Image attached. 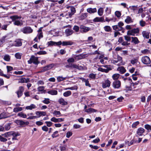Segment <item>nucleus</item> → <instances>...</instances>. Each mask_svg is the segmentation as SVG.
Instances as JSON below:
<instances>
[{"instance_id":"obj_1","label":"nucleus","mask_w":151,"mask_h":151,"mask_svg":"<svg viewBox=\"0 0 151 151\" xmlns=\"http://www.w3.org/2000/svg\"><path fill=\"white\" fill-rule=\"evenodd\" d=\"M12 19V21L14 22V24L18 26H21L23 24V22L22 20H19L18 19H20L21 17L17 15L11 16L10 17Z\"/></svg>"},{"instance_id":"obj_2","label":"nucleus","mask_w":151,"mask_h":151,"mask_svg":"<svg viewBox=\"0 0 151 151\" xmlns=\"http://www.w3.org/2000/svg\"><path fill=\"white\" fill-rule=\"evenodd\" d=\"M38 57L32 55L31 56L29 60L28 61V62L29 64L33 63L35 64H38L39 63V62L38 61Z\"/></svg>"},{"instance_id":"obj_3","label":"nucleus","mask_w":151,"mask_h":151,"mask_svg":"<svg viewBox=\"0 0 151 151\" xmlns=\"http://www.w3.org/2000/svg\"><path fill=\"white\" fill-rule=\"evenodd\" d=\"M21 31L24 34H29L33 32V29L29 26L24 27L21 30Z\"/></svg>"},{"instance_id":"obj_4","label":"nucleus","mask_w":151,"mask_h":151,"mask_svg":"<svg viewBox=\"0 0 151 151\" xmlns=\"http://www.w3.org/2000/svg\"><path fill=\"white\" fill-rule=\"evenodd\" d=\"M139 30L138 28L134 29L128 31L127 35H128L134 36L136 34L139 33Z\"/></svg>"},{"instance_id":"obj_5","label":"nucleus","mask_w":151,"mask_h":151,"mask_svg":"<svg viewBox=\"0 0 151 151\" xmlns=\"http://www.w3.org/2000/svg\"><path fill=\"white\" fill-rule=\"evenodd\" d=\"M122 58L119 56H117V60H113V63L115 64L116 63H118L117 65H121L124 64L122 62Z\"/></svg>"},{"instance_id":"obj_6","label":"nucleus","mask_w":151,"mask_h":151,"mask_svg":"<svg viewBox=\"0 0 151 151\" xmlns=\"http://www.w3.org/2000/svg\"><path fill=\"white\" fill-rule=\"evenodd\" d=\"M88 55L87 54H81L76 56L75 57V60H78L87 57Z\"/></svg>"},{"instance_id":"obj_7","label":"nucleus","mask_w":151,"mask_h":151,"mask_svg":"<svg viewBox=\"0 0 151 151\" xmlns=\"http://www.w3.org/2000/svg\"><path fill=\"white\" fill-rule=\"evenodd\" d=\"M24 91V87L23 86H20L18 90L16 92L18 98L20 97L22 95Z\"/></svg>"},{"instance_id":"obj_8","label":"nucleus","mask_w":151,"mask_h":151,"mask_svg":"<svg viewBox=\"0 0 151 151\" xmlns=\"http://www.w3.org/2000/svg\"><path fill=\"white\" fill-rule=\"evenodd\" d=\"M80 31L82 33L86 32L90 29V28L89 27H85L82 25L80 26Z\"/></svg>"},{"instance_id":"obj_9","label":"nucleus","mask_w":151,"mask_h":151,"mask_svg":"<svg viewBox=\"0 0 151 151\" xmlns=\"http://www.w3.org/2000/svg\"><path fill=\"white\" fill-rule=\"evenodd\" d=\"M142 62L144 64H148L150 63V60L149 57L145 56L142 58Z\"/></svg>"},{"instance_id":"obj_10","label":"nucleus","mask_w":151,"mask_h":151,"mask_svg":"<svg viewBox=\"0 0 151 151\" xmlns=\"http://www.w3.org/2000/svg\"><path fill=\"white\" fill-rule=\"evenodd\" d=\"M121 83L119 81L117 80L114 81L112 84L113 86L115 88H118L121 86Z\"/></svg>"},{"instance_id":"obj_11","label":"nucleus","mask_w":151,"mask_h":151,"mask_svg":"<svg viewBox=\"0 0 151 151\" xmlns=\"http://www.w3.org/2000/svg\"><path fill=\"white\" fill-rule=\"evenodd\" d=\"M110 83L111 82L109 80H106L102 83V87L103 88H105L106 87H109L110 86Z\"/></svg>"},{"instance_id":"obj_12","label":"nucleus","mask_w":151,"mask_h":151,"mask_svg":"<svg viewBox=\"0 0 151 151\" xmlns=\"http://www.w3.org/2000/svg\"><path fill=\"white\" fill-rule=\"evenodd\" d=\"M113 29L115 31H122V33L124 32V31L123 30V28L122 27H120L118 25L113 26H112Z\"/></svg>"},{"instance_id":"obj_13","label":"nucleus","mask_w":151,"mask_h":151,"mask_svg":"<svg viewBox=\"0 0 151 151\" xmlns=\"http://www.w3.org/2000/svg\"><path fill=\"white\" fill-rule=\"evenodd\" d=\"M93 21L94 22H105V21H104V18L103 17H96L93 20Z\"/></svg>"},{"instance_id":"obj_14","label":"nucleus","mask_w":151,"mask_h":151,"mask_svg":"<svg viewBox=\"0 0 151 151\" xmlns=\"http://www.w3.org/2000/svg\"><path fill=\"white\" fill-rule=\"evenodd\" d=\"M87 16L88 14L87 13H83L78 17V18L80 20H82L85 19Z\"/></svg>"},{"instance_id":"obj_15","label":"nucleus","mask_w":151,"mask_h":151,"mask_svg":"<svg viewBox=\"0 0 151 151\" xmlns=\"http://www.w3.org/2000/svg\"><path fill=\"white\" fill-rule=\"evenodd\" d=\"M86 10L90 14L94 13L97 12V9L96 8H89L87 9Z\"/></svg>"},{"instance_id":"obj_16","label":"nucleus","mask_w":151,"mask_h":151,"mask_svg":"<svg viewBox=\"0 0 151 151\" xmlns=\"http://www.w3.org/2000/svg\"><path fill=\"white\" fill-rule=\"evenodd\" d=\"M73 33V31L71 29H66L65 31V33L67 36L71 35Z\"/></svg>"},{"instance_id":"obj_17","label":"nucleus","mask_w":151,"mask_h":151,"mask_svg":"<svg viewBox=\"0 0 151 151\" xmlns=\"http://www.w3.org/2000/svg\"><path fill=\"white\" fill-rule=\"evenodd\" d=\"M59 104L62 105H66L68 104V102L65 101L62 98H60L58 101Z\"/></svg>"},{"instance_id":"obj_18","label":"nucleus","mask_w":151,"mask_h":151,"mask_svg":"<svg viewBox=\"0 0 151 151\" xmlns=\"http://www.w3.org/2000/svg\"><path fill=\"white\" fill-rule=\"evenodd\" d=\"M117 70L119 71V73L122 74L126 72V70L124 68L123 66H120L117 69Z\"/></svg>"},{"instance_id":"obj_19","label":"nucleus","mask_w":151,"mask_h":151,"mask_svg":"<svg viewBox=\"0 0 151 151\" xmlns=\"http://www.w3.org/2000/svg\"><path fill=\"white\" fill-rule=\"evenodd\" d=\"M124 21L127 24H129L133 22V20L130 17L128 16L126 17Z\"/></svg>"},{"instance_id":"obj_20","label":"nucleus","mask_w":151,"mask_h":151,"mask_svg":"<svg viewBox=\"0 0 151 151\" xmlns=\"http://www.w3.org/2000/svg\"><path fill=\"white\" fill-rule=\"evenodd\" d=\"M33 115V114L32 113H28L27 114V116H29V117H28L27 119H28L32 120L37 118V116H32Z\"/></svg>"},{"instance_id":"obj_21","label":"nucleus","mask_w":151,"mask_h":151,"mask_svg":"<svg viewBox=\"0 0 151 151\" xmlns=\"http://www.w3.org/2000/svg\"><path fill=\"white\" fill-rule=\"evenodd\" d=\"M37 115V118L40 117L41 116H45L46 115V112L44 111H37L35 112Z\"/></svg>"},{"instance_id":"obj_22","label":"nucleus","mask_w":151,"mask_h":151,"mask_svg":"<svg viewBox=\"0 0 151 151\" xmlns=\"http://www.w3.org/2000/svg\"><path fill=\"white\" fill-rule=\"evenodd\" d=\"M111 70V69L106 68L104 69L101 67H100L98 68V70L99 71H100L102 72H105L106 73H107L109 71Z\"/></svg>"},{"instance_id":"obj_23","label":"nucleus","mask_w":151,"mask_h":151,"mask_svg":"<svg viewBox=\"0 0 151 151\" xmlns=\"http://www.w3.org/2000/svg\"><path fill=\"white\" fill-rule=\"evenodd\" d=\"M73 44V42L70 41H63L62 42V45L63 46L71 45Z\"/></svg>"},{"instance_id":"obj_24","label":"nucleus","mask_w":151,"mask_h":151,"mask_svg":"<svg viewBox=\"0 0 151 151\" xmlns=\"http://www.w3.org/2000/svg\"><path fill=\"white\" fill-rule=\"evenodd\" d=\"M47 93L51 95H56L58 94V91L56 90H50L47 92Z\"/></svg>"},{"instance_id":"obj_25","label":"nucleus","mask_w":151,"mask_h":151,"mask_svg":"<svg viewBox=\"0 0 151 151\" xmlns=\"http://www.w3.org/2000/svg\"><path fill=\"white\" fill-rule=\"evenodd\" d=\"M143 37L146 39H148L149 37V33L146 31H143L142 32Z\"/></svg>"},{"instance_id":"obj_26","label":"nucleus","mask_w":151,"mask_h":151,"mask_svg":"<svg viewBox=\"0 0 151 151\" xmlns=\"http://www.w3.org/2000/svg\"><path fill=\"white\" fill-rule=\"evenodd\" d=\"M36 108V106L34 104H31L30 106H27L26 107V109L27 110H31L33 109H35Z\"/></svg>"},{"instance_id":"obj_27","label":"nucleus","mask_w":151,"mask_h":151,"mask_svg":"<svg viewBox=\"0 0 151 151\" xmlns=\"http://www.w3.org/2000/svg\"><path fill=\"white\" fill-rule=\"evenodd\" d=\"M22 43L21 41L20 40H17L15 42L14 45L15 46L19 47L21 46Z\"/></svg>"},{"instance_id":"obj_28","label":"nucleus","mask_w":151,"mask_h":151,"mask_svg":"<svg viewBox=\"0 0 151 151\" xmlns=\"http://www.w3.org/2000/svg\"><path fill=\"white\" fill-rule=\"evenodd\" d=\"M104 12V9L103 8L100 7L98 11V13L100 16L103 15Z\"/></svg>"},{"instance_id":"obj_29","label":"nucleus","mask_w":151,"mask_h":151,"mask_svg":"<svg viewBox=\"0 0 151 151\" xmlns=\"http://www.w3.org/2000/svg\"><path fill=\"white\" fill-rule=\"evenodd\" d=\"M53 114L55 116H60L62 115L60 112L59 111L55 110L53 112Z\"/></svg>"},{"instance_id":"obj_30","label":"nucleus","mask_w":151,"mask_h":151,"mask_svg":"<svg viewBox=\"0 0 151 151\" xmlns=\"http://www.w3.org/2000/svg\"><path fill=\"white\" fill-rule=\"evenodd\" d=\"M67 8H70L71 12L73 13V14H74L76 11L75 8L72 6H68L67 7Z\"/></svg>"},{"instance_id":"obj_31","label":"nucleus","mask_w":151,"mask_h":151,"mask_svg":"<svg viewBox=\"0 0 151 151\" xmlns=\"http://www.w3.org/2000/svg\"><path fill=\"white\" fill-rule=\"evenodd\" d=\"M129 8L134 12H135V11H136L137 9V5L136 6H130L129 7Z\"/></svg>"},{"instance_id":"obj_32","label":"nucleus","mask_w":151,"mask_h":151,"mask_svg":"<svg viewBox=\"0 0 151 151\" xmlns=\"http://www.w3.org/2000/svg\"><path fill=\"white\" fill-rule=\"evenodd\" d=\"M45 87L43 86H39L37 88V90L40 92H42L45 93V91L44 90Z\"/></svg>"},{"instance_id":"obj_33","label":"nucleus","mask_w":151,"mask_h":151,"mask_svg":"<svg viewBox=\"0 0 151 151\" xmlns=\"http://www.w3.org/2000/svg\"><path fill=\"white\" fill-rule=\"evenodd\" d=\"M132 42H133L135 44H137L139 42V41L137 37H132Z\"/></svg>"},{"instance_id":"obj_34","label":"nucleus","mask_w":151,"mask_h":151,"mask_svg":"<svg viewBox=\"0 0 151 151\" xmlns=\"http://www.w3.org/2000/svg\"><path fill=\"white\" fill-rule=\"evenodd\" d=\"M71 94V91H68L64 92L63 95L65 97H68L70 96Z\"/></svg>"},{"instance_id":"obj_35","label":"nucleus","mask_w":151,"mask_h":151,"mask_svg":"<svg viewBox=\"0 0 151 151\" xmlns=\"http://www.w3.org/2000/svg\"><path fill=\"white\" fill-rule=\"evenodd\" d=\"M4 59L5 60L9 62L10 60V57L9 55H6L4 56Z\"/></svg>"},{"instance_id":"obj_36","label":"nucleus","mask_w":151,"mask_h":151,"mask_svg":"<svg viewBox=\"0 0 151 151\" xmlns=\"http://www.w3.org/2000/svg\"><path fill=\"white\" fill-rule=\"evenodd\" d=\"M22 110V108L21 107H16L14 108L13 111L15 112H17L18 111H21Z\"/></svg>"},{"instance_id":"obj_37","label":"nucleus","mask_w":151,"mask_h":151,"mask_svg":"<svg viewBox=\"0 0 151 151\" xmlns=\"http://www.w3.org/2000/svg\"><path fill=\"white\" fill-rule=\"evenodd\" d=\"M120 75L118 73H115L112 76V78L114 80H117L119 77Z\"/></svg>"},{"instance_id":"obj_38","label":"nucleus","mask_w":151,"mask_h":151,"mask_svg":"<svg viewBox=\"0 0 151 151\" xmlns=\"http://www.w3.org/2000/svg\"><path fill=\"white\" fill-rule=\"evenodd\" d=\"M104 29L106 32H109L110 31L111 29V27L109 26H105L104 28Z\"/></svg>"},{"instance_id":"obj_39","label":"nucleus","mask_w":151,"mask_h":151,"mask_svg":"<svg viewBox=\"0 0 151 151\" xmlns=\"http://www.w3.org/2000/svg\"><path fill=\"white\" fill-rule=\"evenodd\" d=\"M66 79V77H63L62 76H58L57 78V80L58 82H60Z\"/></svg>"},{"instance_id":"obj_40","label":"nucleus","mask_w":151,"mask_h":151,"mask_svg":"<svg viewBox=\"0 0 151 151\" xmlns=\"http://www.w3.org/2000/svg\"><path fill=\"white\" fill-rule=\"evenodd\" d=\"M72 67L73 68H76L78 69H81L82 68V67L81 66H79L77 65L76 64H73L72 65Z\"/></svg>"},{"instance_id":"obj_41","label":"nucleus","mask_w":151,"mask_h":151,"mask_svg":"<svg viewBox=\"0 0 151 151\" xmlns=\"http://www.w3.org/2000/svg\"><path fill=\"white\" fill-rule=\"evenodd\" d=\"M85 111L87 113H91L96 112V110L91 108H90L88 109H86L85 110Z\"/></svg>"},{"instance_id":"obj_42","label":"nucleus","mask_w":151,"mask_h":151,"mask_svg":"<svg viewBox=\"0 0 151 151\" xmlns=\"http://www.w3.org/2000/svg\"><path fill=\"white\" fill-rule=\"evenodd\" d=\"M54 66V64H51L46 66L45 67L46 68L47 70L52 68Z\"/></svg>"},{"instance_id":"obj_43","label":"nucleus","mask_w":151,"mask_h":151,"mask_svg":"<svg viewBox=\"0 0 151 151\" xmlns=\"http://www.w3.org/2000/svg\"><path fill=\"white\" fill-rule=\"evenodd\" d=\"M18 115L24 118H26L27 117V116L26 114H24L22 112L19 113Z\"/></svg>"},{"instance_id":"obj_44","label":"nucleus","mask_w":151,"mask_h":151,"mask_svg":"<svg viewBox=\"0 0 151 151\" xmlns=\"http://www.w3.org/2000/svg\"><path fill=\"white\" fill-rule=\"evenodd\" d=\"M131 63L133 65L136 64L138 63L137 59L135 58L132 60L131 61Z\"/></svg>"},{"instance_id":"obj_45","label":"nucleus","mask_w":151,"mask_h":151,"mask_svg":"<svg viewBox=\"0 0 151 151\" xmlns=\"http://www.w3.org/2000/svg\"><path fill=\"white\" fill-rule=\"evenodd\" d=\"M4 137H8L12 136V132H6L3 134Z\"/></svg>"},{"instance_id":"obj_46","label":"nucleus","mask_w":151,"mask_h":151,"mask_svg":"<svg viewBox=\"0 0 151 151\" xmlns=\"http://www.w3.org/2000/svg\"><path fill=\"white\" fill-rule=\"evenodd\" d=\"M137 133V136H141L142 135V128H140L138 129Z\"/></svg>"},{"instance_id":"obj_47","label":"nucleus","mask_w":151,"mask_h":151,"mask_svg":"<svg viewBox=\"0 0 151 151\" xmlns=\"http://www.w3.org/2000/svg\"><path fill=\"white\" fill-rule=\"evenodd\" d=\"M58 132V131H55V132L52 135V137L53 138L59 136Z\"/></svg>"},{"instance_id":"obj_48","label":"nucleus","mask_w":151,"mask_h":151,"mask_svg":"<svg viewBox=\"0 0 151 151\" xmlns=\"http://www.w3.org/2000/svg\"><path fill=\"white\" fill-rule=\"evenodd\" d=\"M15 56L17 59H20L21 58L22 54L19 52L15 54Z\"/></svg>"},{"instance_id":"obj_49","label":"nucleus","mask_w":151,"mask_h":151,"mask_svg":"<svg viewBox=\"0 0 151 151\" xmlns=\"http://www.w3.org/2000/svg\"><path fill=\"white\" fill-rule=\"evenodd\" d=\"M5 113H1L0 114V119H4L7 118Z\"/></svg>"},{"instance_id":"obj_50","label":"nucleus","mask_w":151,"mask_h":151,"mask_svg":"<svg viewBox=\"0 0 151 151\" xmlns=\"http://www.w3.org/2000/svg\"><path fill=\"white\" fill-rule=\"evenodd\" d=\"M43 102L46 104H48L50 102V99L48 98H45V99L43 101Z\"/></svg>"},{"instance_id":"obj_51","label":"nucleus","mask_w":151,"mask_h":151,"mask_svg":"<svg viewBox=\"0 0 151 151\" xmlns=\"http://www.w3.org/2000/svg\"><path fill=\"white\" fill-rule=\"evenodd\" d=\"M10 123H8L6 124L5 126V128L6 130H8L10 128Z\"/></svg>"},{"instance_id":"obj_52","label":"nucleus","mask_w":151,"mask_h":151,"mask_svg":"<svg viewBox=\"0 0 151 151\" xmlns=\"http://www.w3.org/2000/svg\"><path fill=\"white\" fill-rule=\"evenodd\" d=\"M75 59L73 58H70L67 60V62L68 63H74L75 62Z\"/></svg>"},{"instance_id":"obj_53","label":"nucleus","mask_w":151,"mask_h":151,"mask_svg":"<svg viewBox=\"0 0 151 151\" xmlns=\"http://www.w3.org/2000/svg\"><path fill=\"white\" fill-rule=\"evenodd\" d=\"M81 125L78 124H74L73 125V128L75 129H78L81 128Z\"/></svg>"},{"instance_id":"obj_54","label":"nucleus","mask_w":151,"mask_h":151,"mask_svg":"<svg viewBox=\"0 0 151 151\" xmlns=\"http://www.w3.org/2000/svg\"><path fill=\"white\" fill-rule=\"evenodd\" d=\"M55 42L52 41H50L48 42V44L49 46L55 45Z\"/></svg>"},{"instance_id":"obj_55","label":"nucleus","mask_w":151,"mask_h":151,"mask_svg":"<svg viewBox=\"0 0 151 151\" xmlns=\"http://www.w3.org/2000/svg\"><path fill=\"white\" fill-rule=\"evenodd\" d=\"M7 139L1 136L0 135V141L1 142H5L7 141Z\"/></svg>"},{"instance_id":"obj_56","label":"nucleus","mask_w":151,"mask_h":151,"mask_svg":"<svg viewBox=\"0 0 151 151\" xmlns=\"http://www.w3.org/2000/svg\"><path fill=\"white\" fill-rule=\"evenodd\" d=\"M37 54L40 55H45L47 54V52L44 51H41L38 52Z\"/></svg>"},{"instance_id":"obj_57","label":"nucleus","mask_w":151,"mask_h":151,"mask_svg":"<svg viewBox=\"0 0 151 151\" xmlns=\"http://www.w3.org/2000/svg\"><path fill=\"white\" fill-rule=\"evenodd\" d=\"M73 29L76 32H78L79 30V27L77 25H75L73 28Z\"/></svg>"},{"instance_id":"obj_58","label":"nucleus","mask_w":151,"mask_h":151,"mask_svg":"<svg viewBox=\"0 0 151 151\" xmlns=\"http://www.w3.org/2000/svg\"><path fill=\"white\" fill-rule=\"evenodd\" d=\"M37 84L38 86L43 85L44 84V83L43 81L40 80L37 81Z\"/></svg>"},{"instance_id":"obj_59","label":"nucleus","mask_w":151,"mask_h":151,"mask_svg":"<svg viewBox=\"0 0 151 151\" xmlns=\"http://www.w3.org/2000/svg\"><path fill=\"white\" fill-rule=\"evenodd\" d=\"M72 132H68L66 134V137L67 138H69L72 135Z\"/></svg>"},{"instance_id":"obj_60","label":"nucleus","mask_w":151,"mask_h":151,"mask_svg":"<svg viewBox=\"0 0 151 151\" xmlns=\"http://www.w3.org/2000/svg\"><path fill=\"white\" fill-rule=\"evenodd\" d=\"M66 146H62L60 147L61 151H65L66 148Z\"/></svg>"},{"instance_id":"obj_61","label":"nucleus","mask_w":151,"mask_h":151,"mask_svg":"<svg viewBox=\"0 0 151 151\" xmlns=\"http://www.w3.org/2000/svg\"><path fill=\"white\" fill-rule=\"evenodd\" d=\"M88 77L94 79L96 78V75L94 74L91 73L89 75Z\"/></svg>"},{"instance_id":"obj_62","label":"nucleus","mask_w":151,"mask_h":151,"mask_svg":"<svg viewBox=\"0 0 151 151\" xmlns=\"http://www.w3.org/2000/svg\"><path fill=\"white\" fill-rule=\"evenodd\" d=\"M42 130L45 132H47L49 129L46 126H44L42 127Z\"/></svg>"},{"instance_id":"obj_63","label":"nucleus","mask_w":151,"mask_h":151,"mask_svg":"<svg viewBox=\"0 0 151 151\" xmlns=\"http://www.w3.org/2000/svg\"><path fill=\"white\" fill-rule=\"evenodd\" d=\"M58 119L56 118L55 117H53L52 118L50 119V120L51 121L54 122H58Z\"/></svg>"},{"instance_id":"obj_64","label":"nucleus","mask_w":151,"mask_h":151,"mask_svg":"<svg viewBox=\"0 0 151 151\" xmlns=\"http://www.w3.org/2000/svg\"><path fill=\"white\" fill-rule=\"evenodd\" d=\"M145 128L147 130H151L150 126L148 124H146L145 126Z\"/></svg>"}]
</instances>
